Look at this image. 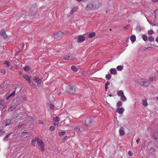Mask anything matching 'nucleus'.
<instances>
[{
	"instance_id": "f257e3e1",
	"label": "nucleus",
	"mask_w": 158,
	"mask_h": 158,
	"mask_svg": "<svg viewBox=\"0 0 158 158\" xmlns=\"http://www.w3.org/2000/svg\"><path fill=\"white\" fill-rule=\"evenodd\" d=\"M95 122L94 117H88L82 121V123L87 126H89Z\"/></svg>"
},
{
	"instance_id": "f03ea898",
	"label": "nucleus",
	"mask_w": 158,
	"mask_h": 158,
	"mask_svg": "<svg viewBox=\"0 0 158 158\" xmlns=\"http://www.w3.org/2000/svg\"><path fill=\"white\" fill-rule=\"evenodd\" d=\"M76 87L75 86L69 85L66 87V91L69 93H73L75 92Z\"/></svg>"
},
{
	"instance_id": "7ed1b4c3",
	"label": "nucleus",
	"mask_w": 158,
	"mask_h": 158,
	"mask_svg": "<svg viewBox=\"0 0 158 158\" xmlns=\"http://www.w3.org/2000/svg\"><path fill=\"white\" fill-rule=\"evenodd\" d=\"M138 82L142 86H148L150 84L148 80L147 79H141Z\"/></svg>"
},
{
	"instance_id": "20e7f679",
	"label": "nucleus",
	"mask_w": 158,
	"mask_h": 158,
	"mask_svg": "<svg viewBox=\"0 0 158 158\" xmlns=\"http://www.w3.org/2000/svg\"><path fill=\"white\" fill-rule=\"evenodd\" d=\"M37 11V9L36 6L34 7H31L30 9L29 14L30 15H34Z\"/></svg>"
},
{
	"instance_id": "39448f33",
	"label": "nucleus",
	"mask_w": 158,
	"mask_h": 158,
	"mask_svg": "<svg viewBox=\"0 0 158 158\" xmlns=\"http://www.w3.org/2000/svg\"><path fill=\"white\" fill-rule=\"evenodd\" d=\"M64 33L63 32L60 31L52 35V37L53 38L57 39L61 37Z\"/></svg>"
},
{
	"instance_id": "423d86ee",
	"label": "nucleus",
	"mask_w": 158,
	"mask_h": 158,
	"mask_svg": "<svg viewBox=\"0 0 158 158\" xmlns=\"http://www.w3.org/2000/svg\"><path fill=\"white\" fill-rule=\"evenodd\" d=\"M74 131L77 133L82 132L85 131V129L83 127L79 126H76L74 129Z\"/></svg>"
},
{
	"instance_id": "0eeeda50",
	"label": "nucleus",
	"mask_w": 158,
	"mask_h": 158,
	"mask_svg": "<svg viewBox=\"0 0 158 158\" xmlns=\"http://www.w3.org/2000/svg\"><path fill=\"white\" fill-rule=\"evenodd\" d=\"M91 5L93 8H98L101 6L102 4L98 2H93Z\"/></svg>"
},
{
	"instance_id": "6e6552de",
	"label": "nucleus",
	"mask_w": 158,
	"mask_h": 158,
	"mask_svg": "<svg viewBox=\"0 0 158 158\" xmlns=\"http://www.w3.org/2000/svg\"><path fill=\"white\" fill-rule=\"evenodd\" d=\"M64 58L65 60H72L74 58L72 54L69 53L65 55Z\"/></svg>"
},
{
	"instance_id": "1a4fd4ad",
	"label": "nucleus",
	"mask_w": 158,
	"mask_h": 158,
	"mask_svg": "<svg viewBox=\"0 0 158 158\" xmlns=\"http://www.w3.org/2000/svg\"><path fill=\"white\" fill-rule=\"evenodd\" d=\"M33 80L36 82L39 86H40L41 83V80L39 77H34Z\"/></svg>"
},
{
	"instance_id": "9d476101",
	"label": "nucleus",
	"mask_w": 158,
	"mask_h": 158,
	"mask_svg": "<svg viewBox=\"0 0 158 158\" xmlns=\"http://www.w3.org/2000/svg\"><path fill=\"white\" fill-rule=\"evenodd\" d=\"M16 88H15L14 90L10 94L7 96L6 97V100H8L9 99V98H10L11 97H13L15 96V92H16L15 90H16Z\"/></svg>"
},
{
	"instance_id": "9b49d317",
	"label": "nucleus",
	"mask_w": 158,
	"mask_h": 158,
	"mask_svg": "<svg viewBox=\"0 0 158 158\" xmlns=\"http://www.w3.org/2000/svg\"><path fill=\"white\" fill-rule=\"evenodd\" d=\"M78 42L81 43L84 41L85 40V38L82 35H80L78 37Z\"/></svg>"
},
{
	"instance_id": "f8f14e48",
	"label": "nucleus",
	"mask_w": 158,
	"mask_h": 158,
	"mask_svg": "<svg viewBox=\"0 0 158 158\" xmlns=\"http://www.w3.org/2000/svg\"><path fill=\"white\" fill-rule=\"evenodd\" d=\"M3 64L6 65V66L7 68H10V69L12 68V66L10 65L9 61L5 60L3 62Z\"/></svg>"
},
{
	"instance_id": "ddd939ff",
	"label": "nucleus",
	"mask_w": 158,
	"mask_h": 158,
	"mask_svg": "<svg viewBox=\"0 0 158 158\" xmlns=\"http://www.w3.org/2000/svg\"><path fill=\"white\" fill-rule=\"evenodd\" d=\"M124 109L123 108H119L117 109L116 111L119 114H122L123 113Z\"/></svg>"
},
{
	"instance_id": "4468645a",
	"label": "nucleus",
	"mask_w": 158,
	"mask_h": 158,
	"mask_svg": "<svg viewBox=\"0 0 158 158\" xmlns=\"http://www.w3.org/2000/svg\"><path fill=\"white\" fill-rule=\"evenodd\" d=\"M119 135L121 136H123L125 134V132L123 130V128L122 127H121V128L119 129Z\"/></svg>"
},
{
	"instance_id": "2eb2a0df",
	"label": "nucleus",
	"mask_w": 158,
	"mask_h": 158,
	"mask_svg": "<svg viewBox=\"0 0 158 158\" xmlns=\"http://www.w3.org/2000/svg\"><path fill=\"white\" fill-rule=\"evenodd\" d=\"M22 76L23 78L28 81V82L31 81L30 77L28 75L26 74L23 75Z\"/></svg>"
},
{
	"instance_id": "dca6fc26",
	"label": "nucleus",
	"mask_w": 158,
	"mask_h": 158,
	"mask_svg": "<svg viewBox=\"0 0 158 158\" xmlns=\"http://www.w3.org/2000/svg\"><path fill=\"white\" fill-rule=\"evenodd\" d=\"M6 33V31L4 30H1L0 32V35L1 36L4 35V38L6 39L7 37V36L6 35H4Z\"/></svg>"
},
{
	"instance_id": "f3484780",
	"label": "nucleus",
	"mask_w": 158,
	"mask_h": 158,
	"mask_svg": "<svg viewBox=\"0 0 158 158\" xmlns=\"http://www.w3.org/2000/svg\"><path fill=\"white\" fill-rule=\"evenodd\" d=\"M37 142L38 143V145H40L42 144H44V143L43 142L42 140L39 138H36Z\"/></svg>"
},
{
	"instance_id": "a211bd4d",
	"label": "nucleus",
	"mask_w": 158,
	"mask_h": 158,
	"mask_svg": "<svg viewBox=\"0 0 158 158\" xmlns=\"http://www.w3.org/2000/svg\"><path fill=\"white\" fill-rule=\"evenodd\" d=\"M78 9V7L76 6L73 7L70 11V14H72L74 12L76 11Z\"/></svg>"
},
{
	"instance_id": "6ab92c4d",
	"label": "nucleus",
	"mask_w": 158,
	"mask_h": 158,
	"mask_svg": "<svg viewBox=\"0 0 158 158\" xmlns=\"http://www.w3.org/2000/svg\"><path fill=\"white\" fill-rule=\"evenodd\" d=\"M110 73L113 75H115L117 73V71L115 69H111L110 70Z\"/></svg>"
},
{
	"instance_id": "aec40b11",
	"label": "nucleus",
	"mask_w": 158,
	"mask_h": 158,
	"mask_svg": "<svg viewBox=\"0 0 158 158\" xmlns=\"http://www.w3.org/2000/svg\"><path fill=\"white\" fill-rule=\"evenodd\" d=\"M136 36L135 35H131L130 37V40L133 44L136 40Z\"/></svg>"
},
{
	"instance_id": "412c9836",
	"label": "nucleus",
	"mask_w": 158,
	"mask_h": 158,
	"mask_svg": "<svg viewBox=\"0 0 158 158\" xmlns=\"http://www.w3.org/2000/svg\"><path fill=\"white\" fill-rule=\"evenodd\" d=\"M40 150L42 152H43L44 150V144L38 146Z\"/></svg>"
},
{
	"instance_id": "4be33fe9",
	"label": "nucleus",
	"mask_w": 158,
	"mask_h": 158,
	"mask_svg": "<svg viewBox=\"0 0 158 158\" xmlns=\"http://www.w3.org/2000/svg\"><path fill=\"white\" fill-rule=\"evenodd\" d=\"M117 95L120 97H121V96L123 95L124 93H123V91L122 90L119 91L117 92Z\"/></svg>"
},
{
	"instance_id": "5701e85b",
	"label": "nucleus",
	"mask_w": 158,
	"mask_h": 158,
	"mask_svg": "<svg viewBox=\"0 0 158 158\" xmlns=\"http://www.w3.org/2000/svg\"><path fill=\"white\" fill-rule=\"evenodd\" d=\"M96 35L95 33L94 32H92L90 33L88 35V37L89 38H91L94 37Z\"/></svg>"
},
{
	"instance_id": "b1692460",
	"label": "nucleus",
	"mask_w": 158,
	"mask_h": 158,
	"mask_svg": "<svg viewBox=\"0 0 158 158\" xmlns=\"http://www.w3.org/2000/svg\"><path fill=\"white\" fill-rule=\"evenodd\" d=\"M71 69L74 72H77L78 71L77 69L74 65H73L71 67Z\"/></svg>"
},
{
	"instance_id": "393cba45",
	"label": "nucleus",
	"mask_w": 158,
	"mask_h": 158,
	"mask_svg": "<svg viewBox=\"0 0 158 158\" xmlns=\"http://www.w3.org/2000/svg\"><path fill=\"white\" fill-rule=\"evenodd\" d=\"M24 70L28 72L31 70L30 67L29 66H26L24 68Z\"/></svg>"
},
{
	"instance_id": "a878e982",
	"label": "nucleus",
	"mask_w": 158,
	"mask_h": 158,
	"mask_svg": "<svg viewBox=\"0 0 158 158\" xmlns=\"http://www.w3.org/2000/svg\"><path fill=\"white\" fill-rule=\"evenodd\" d=\"M11 123V121L9 119H7L5 122V124L6 126L9 125Z\"/></svg>"
},
{
	"instance_id": "bb28decb",
	"label": "nucleus",
	"mask_w": 158,
	"mask_h": 158,
	"mask_svg": "<svg viewBox=\"0 0 158 158\" xmlns=\"http://www.w3.org/2000/svg\"><path fill=\"white\" fill-rule=\"evenodd\" d=\"M120 99L123 101H125L127 100V98L124 96V94L120 97Z\"/></svg>"
},
{
	"instance_id": "cd10ccee",
	"label": "nucleus",
	"mask_w": 158,
	"mask_h": 158,
	"mask_svg": "<svg viewBox=\"0 0 158 158\" xmlns=\"http://www.w3.org/2000/svg\"><path fill=\"white\" fill-rule=\"evenodd\" d=\"M148 40L150 42H152L154 40V38L152 36H150L148 37Z\"/></svg>"
},
{
	"instance_id": "c85d7f7f",
	"label": "nucleus",
	"mask_w": 158,
	"mask_h": 158,
	"mask_svg": "<svg viewBox=\"0 0 158 158\" xmlns=\"http://www.w3.org/2000/svg\"><path fill=\"white\" fill-rule=\"evenodd\" d=\"M142 38L143 40L145 41H147L148 39V38L147 36L145 34H144L142 35Z\"/></svg>"
},
{
	"instance_id": "c756f323",
	"label": "nucleus",
	"mask_w": 158,
	"mask_h": 158,
	"mask_svg": "<svg viewBox=\"0 0 158 158\" xmlns=\"http://www.w3.org/2000/svg\"><path fill=\"white\" fill-rule=\"evenodd\" d=\"M153 137L155 139H157L158 137V132H156L153 135Z\"/></svg>"
},
{
	"instance_id": "7c9ffc66",
	"label": "nucleus",
	"mask_w": 158,
	"mask_h": 158,
	"mask_svg": "<svg viewBox=\"0 0 158 158\" xmlns=\"http://www.w3.org/2000/svg\"><path fill=\"white\" fill-rule=\"evenodd\" d=\"M5 104V101L4 100H0V107L1 106H3Z\"/></svg>"
},
{
	"instance_id": "2f4dec72",
	"label": "nucleus",
	"mask_w": 158,
	"mask_h": 158,
	"mask_svg": "<svg viewBox=\"0 0 158 158\" xmlns=\"http://www.w3.org/2000/svg\"><path fill=\"white\" fill-rule=\"evenodd\" d=\"M123 66L119 65L117 67V69L118 71H121L123 69Z\"/></svg>"
},
{
	"instance_id": "473e14b6",
	"label": "nucleus",
	"mask_w": 158,
	"mask_h": 158,
	"mask_svg": "<svg viewBox=\"0 0 158 158\" xmlns=\"http://www.w3.org/2000/svg\"><path fill=\"white\" fill-rule=\"evenodd\" d=\"M53 121L54 122H58L60 121V118L58 117H56L53 118Z\"/></svg>"
},
{
	"instance_id": "72a5a7b5",
	"label": "nucleus",
	"mask_w": 158,
	"mask_h": 158,
	"mask_svg": "<svg viewBox=\"0 0 158 158\" xmlns=\"http://www.w3.org/2000/svg\"><path fill=\"white\" fill-rule=\"evenodd\" d=\"M111 75L110 74H108L106 75V78L107 80H109L111 78Z\"/></svg>"
},
{
	"instance_id": "f704fd0d",
	"label": "nucleus",
	"mask_w": 158,
	"mask_h": 158,
	"mask_svg": "<svg viewBox=\"0 0 158 158\" xmlns=\"http://www.w3.org/2000/svg\"><path fill=\"white\" fill-rule=\"evenodd\" d=\"M28 83L32 87V88H35V85L31 81V80L28 82Z\"/></svg>"
},
{
	"instance_id": "c9c22d12",
	"label": "nucleus",
	"mask_w": 158,
	"mask_h": 158,
	"mask_svg": "<svg viewBox=\"0 0 158 158\" xmlns=\"http://www.w3.org/2000/svg\"><path fill=\"white\" fill-rule=\"evenodd\" d=\"M142 103L144 106H148L147 101L146 100H144L142 101Z\"/></svg>"
},
{
	"instance_id": "e433bc0d",
	"label": "nucleus",
	"mask_w": 158,
	"mask_h": 158,
	"mask_svg": "<svg viewBox=\"0 0 158 158\" xmlns=\"http://www.w3.org/2000/svg\"><path fill=\"white\" fill-rule=\"evenodd\" d=\"M58 134L60 136H62L65 135L66 132L64 131L59 132Z\"/></svg>"
},
{
	"instance_id": "4c0bfd02",
	"label": "nucleus",
	"mask_w": 158,
	"mask_h": 158,
	"mask_svg": "<svg viewBox=\"0 0 158 158\" xmlns=\"http://www.w3.org/2000/svg\"><path fill=\"white\" fill-rule=\"evenodd\" d=\"M122 105V103L121 101H119L117 103V106L118 107H119Z\"/></svg>"
},
{
	"instance_id": "58836bf2",
	"label": "nucleus",
	"mask_w": 158,
	"mask_h": 158,
	"mask_svg": "<svg viewBox=\"0 0 158 158\" xmlns=\"http://www.w3.org/2000/svg\"><path fill=\"white\" fill-rule=\"evenodd\" d=\"M24 46V44H22L20 45V48H19V49L20 51L22 50Z\"/></svg>"
},
{
	"instance_id": "ea45409f",
	"label": "nucleus",
	"mask_w": 158,
	"mask_h": 158,
	"mask_svg": "<svg viewBox=\"0 0 158 158\" xmlns=\"http://www.w3.org/2000/svg\"><path fill=\"white\" fill-rule=\"evenodd\" d=\"M153 33L154 31L152 29H150L148 31V34L149 35H152V34H153Z\"/></svg>"
},
{
	"instance_id": "a19ab883",
	"label": "nucleus",
	"mask_w": 158,
	"mask_h": 158,
	"mask_svg": "<svg viewBox=\"0 0 158 158\" xmlns=\"http://www.w3.org/2000/svg\"><path fill=\"white\" fill-rule=\"evenodd\" d=\"M50 107L49 108L51 110H53L54 109V107H55V106L54 105H53L52 104H50Z\"/></svg>"
},
{
	"instance_id": "79ce46f5",
	"label": "nucleus",
	"mask_w": 158,
	"mask_h": 158,
	"mask_svg": "<svg viewBox=\"0 0 158 158\" xmlns=\"http://www.w3.org/2000/svg\"><path fill=\"white\" fill-rule=\"evenodd\" d=\"M4 132L5 131L4 130L2 129L1 130H0V136H2V134L4 133Z\"/></svg>"
},
{
	"instance_id": "37998d69",
	"label": "nucleus",
	"mask_w": 158,
	"mask_h": 158,
	"mask_svg": "<svg viewBox=\"0 0 158 158\" xmlns=\"http://www.w3.org/2000/svg\"><path fill=\"white\" fill-rule=\"evenodd\" d=\"M55 130V127L53 126H51L50 127V130L51 131H52Z\"/></svg>"
},
{
	"instance_id": "c03bdc74",
	"label": "nucleus",
	"mask_w": 158,
	"mask_h": 158,
	"mask_svg": "<svg viewBox=\"0 0 158 158\" xmlns=\"http://www.w3.org/2000/svg\"><path fill=\"white\" fill-rule=\"evenodd\" d=\"M58 122H54L53 125L56 127H58Z\"/></svg>"
},
{
	"instance_id": "a18cd8bd",
	"label": "nucleus",
	"mask_w": 158,
	"mask_h": 158,
	"mask_svg": "<svg viewBox=\"0 0 158 158\" xmlns=\"http://www.w3.org/2000/svg\"><path fill=\"white\" fill-rule=\"evenodd\" d=\"M36 141L35 140H33L31 141V144L34 146H35V144Z\"/></svg>"
},
{
	"instance_id": "49530a36",
	"label": "nucleus",
	"mask_w": 158,
	"mask_h": 158,
	"mask_svg": "<svg viewBox=\"0 0 158 158\" xmlns=\"http://www.w3.org/2000/svg\"><path fill=\"white\" fill-rule=\"evenodd\" d=\"M10 134H8L6 135L4 138V140H5L6 139H7L10 136Z\"/></svg>"
},
{
	"instance_id": "de8ad7c7",
	"label": "nucleus",
	"mask_w": 158,
	"mask_h": 158,
	"mask_svg": "<svg viewBox=\"0 0 158 158\" xmlns=\"http://www.w3.org/2000/svg\"><path fill=\"white\" fill-rule=\"evenodd\" d=\"M148 23H149L152 26H155L156 25V24L153 23H152L151 22H150V21H149L148 20Z\"/></svg>"
},
{
	"instance_id": "09e8293b",
	"label": "nucleus",
	"mask_w": 158,
	"mask_h": 158,
	"mask_svg": "<svg viewBox=\"0 0 158 158\" xmlns=\"http://www.w3.org/2000/svg\"><path fill=\"white\" fill-rule=\"evenodd\" d=\"M0 72L3 74H4L6 73V71L4 70L1 69L0 70Z\"/></svg>"
},
{
	"instance_id": "8fccbe9b",
	"label": "nucleus",
	"mask_w": 158,
	"mask_h": 158,
	"mask_svg": "<svg viewBox=\"0 0 158 158\" xmlns=\"http://www.w3.org/2000/svg\"><path fill=\"white\" fill-rule=\"evenodd\" d=\"M128 154L130 156H131L133 155L132 153L130 151H128Z\"/></svg>"
},
{
	"instance_id": "3c124183",
	"label": "nucleus",
	"mask_w": 158,
	"mask_h": 158,
	"mask_svg": "<svg viewBox=\"0 0 158 158\" xmlns=\"http://www.w3.org/2000/svg\"><path fill=\"white\" fill-rule=\"evenodd\" d=\"M150 81L152 82L153 80V77H150L149 78Z\"/></svg>"
},
{
	"instance_id": "603ef678",
	"label": "nucleus",
	"mask_w": 158,
	"mask_h": 158,
	"mask_svg": "<svg viewBox=\"0 0 158 158\" xmlns=\"http://www.w3.org/2000/svg\"><path fill=\"white\" fill-rule=\"evenodd\" d=\"M110 84V82L109 81H107L105 84V85L108 86V85H109Z\"/></svg>"
},
{
	"instance_id": "864d4df0",
	"label": "nucleus",
	"mask_w": 158,
	"mask_h": 158,
	"mask_svg": "<svg viewBox=\"0 0 158 158\" xmlns=\"http://www.w3.org/2000/svg\"><path fill=\"white\" fill-rule=\"evenodd\" d=\"M153 48L152 47H148L147 48H145V50H147V49L150 50L151 48Z\"/></svg>"
},
{
	"instance_id": "5fc2aeb1",
	"label": "nucleus",
	"mask_w": 158,
	"mask_h": 158,
	"mask_svg": "<svg viewBox=\"0 0 158 158\" xmlns=\"http://www.w3.org/2000/svg\"><path fill=\"white\" fill-rule=\"evenodd\" d=\"M129 27V26L128 25H127L126 26V27H124V29L125 30H126L127 29H128V28Z\"/></svg>"
},
{
	"instance_id": "6e6d98bb",
	"label": "nucleus",
	"mask_w": 158,
	"mask_h": 158,
	"mask_svg": "<svg viewBox=\"0 0 158 158\" xmlns=\"http://www.w3.org/2000/svg\"><path fill=\"white\" fill-rule=\"evenodd\" d=\"M140 140V139H138L136 140V141L137 143H138Z\"/></svg>"
},
{
	"instance_id": "4d7b16f0",
	"label": "nucleus",
	"mask_w": 158,
	"mask_h": 158,
	"mask_svg": "<svg viewBox=\"0 0 158 158\" xmlns=\"http://www.w3.org/2000/svg\"><path fill=\"white\" fill-rule=\"evenodd\" d=\"M152 1L153 2H158V0H152Z\"/></svg>"
},
{
	"instance_id": "13d9d810",
	"label": "nucleus",
	"mask_w": 158,
	"mask_h": 158,
	"mask_svg": "<svg viewBox=\"0 0 158 158\" xmlns=\"http://www.w3.org/2000/svg\"><path fill=\"white\" fill-rule=\"evenodd\" d=\"M24 101H26V100H27V98H26L25 97H22Z\"/></svg>"
},
{
	"instance_id": "bf43d9fd",
	"label": "nucleus",
	"mask_w": 158,
	"mask_h": 158,
	"mask_svg": "<svg viewBox=\"0 0 158 158\" xmlns=\"http://www.w3.org/2000/svg\"><path fill=\"white\" fill-rule=\"evenodd\" d=\"M105 90L106 91H107L108 89V86L106 85L105 86Z\"/></svg>"
},
{
	"instance_id": "052dcab7",
	"label": "nucleus",
	"mask_w": 158,
	"mask_h": 158,
	"mask_svg": "<svg viewBox=\"0 0 158 158\" xmlns=\"http://www.w3.org/2000/svg\"><path fill=\"white\" fill-rule=\"evenodd\" d=\"M39 123L40 124H43V122H42L41 121H39Z\"/></svg>"
},
{
	"instance_id": "680f3d73",
	"label": "nucleus",
	"mask_w": 158,
	"mask_h": 158,
	"mask_svg": "<svg viewBox=\"0 0 158 158\" xmlns=\"http://www.w3.org/2000/svg\"><path fill=\"white\" fill-rule=\"evenodd\" d=\"M156 40L157 42H158V37L156 38Z\"/></svg>"
},
{
	"instance_id": "e2e57ef3",
	"label": "nucleus",
	"mask_w": 158,
	"mask_h": 158,
	"mask_svg": "<svg viewBox=\"0 0 158 158\" xmlns=\"http://www.w3.org/2000/svg\"><path fill=\"white\" fill-rule=\"evenodd\" d=\"M78 2H81V1H84V0H77Z\"/></svg>"
},
{
	"instance_id": "0e129e2a",
	"label": "nucleus",
	"mask_w": 158,
	"mask_h": 158,
	"mask_svg": "<svg viewBox=\"0 0 158 158\" xmlns=\"http://www.w3.org/2000/svg\"><path fill=\"white\" fill-rule=\"evenodd\" d=\"M109 96L110 97H112V95L111 94H109Z\"/></svg>"
},
{
	"instance_id": "69168bd1",
	"label": "nucleus",
	"mask_w": 158,
	"mask_h": 158,
	"mask_svg": "<svg viewBox=\"0 0 158 158\" xmlns=\"http://www.w3.org/2000/svg\"><path fill=\"white\" fill-rule=\"evenodd\" d=\"M156 99L158 101V97H156Z\"/></svg>"
},
{
	"instance_id": "338daca9",
	"label": "nucleus",
	"mask_w": 158,
	"mask_h": 158,
	"mask_svg": "<svg viewBox=\"0 0 158 158\" xmlns=\"http://www.w3.org/2000/svg\"><path fill=\"white\" fill-rule=\"evenodd\" d=\"M22 133H24V132L23 131L22 132Z\"/></svg>"
},
{
	"instance_id": "774afa93",
	"label": "nucleus",
	"mask_w": 158,
	"mask_h": 158,
	"mask_svg": "<svg viewBox=\"0 0 158 158\" xmlns=\"http://www.w3.org/2000/svg\"><path fill=\"white\" fill-rule=\"evenodd\" d=\"M157 72L158 73V70L157 71Z\"/></svg>"
}]
</instances>
